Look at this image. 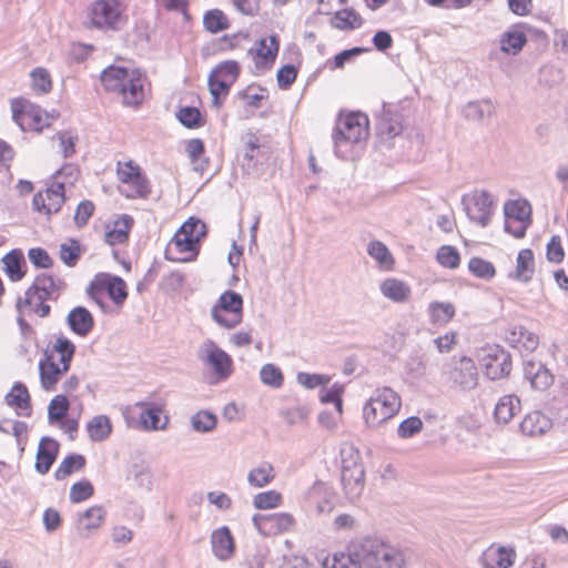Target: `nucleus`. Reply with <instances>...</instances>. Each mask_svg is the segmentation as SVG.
<instances>
[{
    "label": "nucleus",
    "mask_w": 568,
    "mask_h": 568,
    "mask_svg": "<svg viewBox=\"0 0 568 568\" xmlns=\"http://www.w3.org/2000/svg\"><path fill=\"white\" fill-rule=\"evenodd\" d=\"M368 136V118L362 112L341 116L333 132L334 152L341 159L351 156L353 148Z\"/></svg>",
    "instance_id": "f257e3e1"
},
{
    "label": "nucleus",
    "mask_w": 568,
    "mask_h": 568,
    "mask_svg": "<svg viewBox=\"0 0 568 568\" xmlns=\"http://www.w3.org/2000/svg\"><path fill=\"white\" fill-rule=\"evenodd\" d=\"M400 407V396L394 389L378 387L363 406L364 423L369 429H377L396 416Z\"/></svg>",
    "instance_id": "f03ea898"
},
{
    "label": "nucleus",
    "mask_w": 568,
    "mask_h": 568,
    "mask_svg": "<svg viewBox=\"0 0 568 568\" xmlns=\"http://www.w3.org/2000/svg\"><path fill=\"white\" fill-rule=\"evenodd\" d=\"M125 9L123 0H94L87 8V22L98 30H120L126 23Z\"/></svg>",
    "instance_id": "7ed1b4c3"
},
{
    "label": "nucleus",
    "mask_w": 568,
    "mask_h": 568,
    "mask_svg": "<svg viewBox=\"0 0 568 568\" xmlns=\"http://www.w3.org/2000/svg\"><path fill=\"white\" fill-rule=\"evenodd\" d=\"M341 484L345 498L357 500L365 489V470L357 450L352 446L341 450Z\"/></svg>",
    "instance_id": "20e7f679"
},
{
    "label": "nucleus",
    "mask_w": 568,
    "mask_h": 568,
    "mask_svg": "<svg viewBox=\"0 0 568 568\" xmlns=\"http://www.w3.org/2000/svg\"><path fill=\"white\" fill-rule=\"evenodd\" d=\"M206 226L205 224L195 219H190L186 221L180 230L175 233L173 240L171 241L166 255L173 254V251L178 253H189L190 256H172L171 260L187 262L193 260V257L197 253V244L200 240L205 235Z\"/></svg>",
    "instance_id": "39448f33"
},
{
    "label": "nucleus",
    "mask_w": 568,
    "mask_h": 568,
    "mask_svg": "<svg viewBox=\"0 0 568 568\" xmlns=\"http://www.w3.org/2000/svg\"><path fill=\"white\" fill-rule=\"evenodd\" d=\"M116 175L121 183L119 191L128 199H144L151 193L149 180L143 174L141 168L132 160L119 161L116 164Z\"/></svg>",
    "instance_id": "423d86ee"
},
{
    "label": "nucleus",
    "mask_w": 568,
    "mask_h": 568,
    "mask_svg": "<svg viewBox=\"0 0 568 568\" xmlns=\"http://www.w3.org/2000/svg\"><path fill=\"white\" fill-rule=\"evenodd\" d=\"M404 554L377 538L366 537L365 568H404Z\"/></svg>",
    "instance_id": "0eeeda50"
},
{
    "label": "nucleus",
    "mask_w": 568,
    "mask_h": 568,
    "mask_svg": "<svg viewBox=\"0 0 568 568\" xmlns=\"http://www.w3.org/2000/svg\"><path fill=\"white\" fill-rule=\"evenodd\" d=\"M212 318L222 327L233 328L242 322L243 298L233 291L224 292L211 310Z\"/></svg>",
    "instance_id": "6e6552de"
},
{
    "label": "nucleus",
    "mask_w": 568,
    "mask_h": 568,
    "mask_svg": "<svg viewBox=\"0 0 568 568\" xmlns=\"http://www.w3.org/2000/svg\"><path fill=\"white\" fill-rule=\"evenodd\" d=\"M240 72L241 67L234 60L224 61L212 70L209 77V89L215 106H220V98H225L229 94L230 88L237 80Z\"/></svg>",
    "instance_id": "1a4fd4ad"
},
{
    "label": "nucleus",
    "mask_w": 568,
    "mask_h": 568,
    "mask_svg": "<svg viewBox=\"0 0 568 568\" xmlns=\"http://www.w3.org/2000/svg\"><path fill=\"white\" fill-rule=\"evenodd\" d=\"M197 357L213 372L217 381L226 379L233 372L232 357L212 339L202 343Z\"/></svg>",
    "instance_id": "9d476101"
},
{
    "label": "nucleus",
    "mask_w": 568,
    "mask_h": 568,
    "mask_svg": "<svg viewBox=\"0 0 568 568\" xmlns=\"http://www.w3.org/2000/svg\"><path fill=\"white\" fill-rule=\"evenodd\" d=\"M366 537L349 541L345 551L327 555L323 560L324 568H365Z\"/></svg>",
    "instance_id": "9b49d317"
},
{
    "label": "nucleus",
    "mask_w": 568,
    "mask_h": 568,
    "mask_svg": "<svg viewBox=\"0 0 568 568\" xmlns=\"http://www.w3.org/2000/svg\"><path fill=\"white\" fill-rule=\"evenodd\" d=\"M505 231L520 239L530 225L531 206L527 200H511L504 205Z\"/></svg>",
    "instance_id": "f8f14e48"
},
{
    "label": "nucleus",
    "mask_w": 568,
    "mask_h": 568,
    "mask_svg": "<svg viewBox=\"0 0 568 568\" xmlns=\"http://www.w3.org/2000/svg\"><path fill=\"white\" fill-rule=\"evenodd\" d=\"M464 210L468 219L486 227L493 214V199L487 191H475L463 196Z\"/></svg>",
    "instance_id": "ddd939ff"
},
{
    "label": "nucleus",
    "mask_w": 568,
    "mask_h": 568,
    "mask_svg": "<svg viewBox=\"0 0 568 568\" xmlns=\"http://www.w3.org/2000/svg\"><path fill=\"white\" fill-rule=\"evenodd\" d=\"M480 362L485 375L493 381L508 375L511 368L509 354L499 346L484 348Z\"/></svg>",
    "instance_id": "4468645a"
},
{
    "label": "nucleus",
    "mask_w": 568,
    "mask_h": 568,
    "mask_svg": "<svg viewBox=\"0 0 568 568\" xmlns=\"http://www.w3.org/2000/svg\"><path fill=\"white\" fill-rule=\"evenodd\" d=\"M11 109L14 122L23 130L26 124L38 132L42 131L45 125H49L47 122L49 115L31 105L24 99L13 100Z\"/></svg>",
    "instance_id": "2eb2a0df"
},
{
    "label": "nucleus",
    "mask_w": 568,
    "mask_h": 568,
    "mask_svg": "<svg viewBox=\"0 0 568 568\" xmlns=\"http://www.w3.org/2000/svg\"><path fill=\"white\" fill-rule=\"evenodd\" d=\"M106 291L111 300L116 304L121 305L128 297L126 284L119 276L102 275L88 288V294L92 300L101 305L100 293Z\"/></svg>",
    "instance_id": "dca6fc26"
},
{
    "label": "nucleus",
    "mask_w": 568,
    "mask_h": 568,
    "mask_svg": "<svg viewBox=\"0 0 568 568\" xmlns=\"http://www.w3.org/2000/svg\"><path fill=\"white\" fill-rule=\"evenodd\" d=\"M252 521L257 531L263 536H275L288 531L295 525L294 517L288 513L256 514L253 516Z\"/></svg>",
    "instance_id": "f3484780"
},
{
    "label": "nucleus",
    "mask_w": 568,
    "mask_h": 568,
    "mask_svg": "<svg viewBox=\"0 0 568 568\" xmlns=\"http://www.w3.org/2000/svg\"><path fill=\"white\" fill-rule=\"evenodd\" d=\"M305 503L314 507L317 515L329 514L334 508V491L324 481H315L304 495Z\"/></svg>",
    "instance_id": "a211bd4d"
},
{
    "label": "nucleus",
    "mask_w": 568,
    "mask_h": 568,
    "mask_svg": "<svg viewBox=\"0 0 568 568\" xmlns=\"http://www.w3.org/2000/svg\"><path fill=\"white\" fill-rule=\"evenodd\" d=\"M515 559L513 547L494 542L483 551L478 560L481 568H511Z\"/></svg>",
    "instance_id": "6ab92c4d"
},
{
    "label": "nucleus",
    "mask_w": 568,
    "mask_h": 568,
    "mask_svg": "<svg viewBox=\"0 0 568 568\" xmlns=\"http://www.w3.org/2000/svg\"><path fill=\"white\" fill-rule=\"evenodd\" d=\"M64 200V186L62 183H57L38 192L33 196L32 205L37 212L50 216L61 209Z\"/></svg>",
    "instance_id": "aec40b11"
},
{
    "label": "nucleus",
    "mask_w": 568,
    "mask_h": 568,
    "mask_svg": "<svg viewBox=\"0 0 568 568\" xmlns=\"http://www.w3.org/2000/svg\"><path fill=\"white\" fill-rule=\"evenodd\" d=\"M449 379L463 390L475 388L478 384V372L473 359L468 357L459 358L449 372Z\"/></svg>",
    "instance_id": "412c9836"
},
{
    "label": "nucleus",
    "mask_w": 568,
    "mask_h": 568,
    "mask_svg": "<svg viewBox=\"0 0 568 568\" xmlns=\"http://www.w3.org/2000/svg\"><path fill=\"white\" fill-rule=\"evenodd\" d=\"M126 79L123 81V90H118L116 93L122 97L123 103L126 105H138L144 99V78L139 70L129 69Z\"/></svg>",
    "instance_id": "4be33fe9"
},
{
    "label": "nucleus",
    "mask_w": 568,
    "mask_h": 568,
    "mask_svg": "<svg viewBox=\"0 0 568 568\" xmlns=\"http://www.w3.org/2000/svg\"><path fill=\"white\" fill-rule=\"evenodd\" d=\"M379 291L382 295L396 304H405L409 302L412 297L410 286L395 277H387L379 284Z\"/></svg>",
    "instance_id": "5701e85b"
},
{
    "label": "nucleus",
    "mask_w": 568,
    "mask_h": 568,
    "mask_svg": "<svg viewBox=\"0 0 568 568\" xmlns=\"http://www.w3.org/2000/svg\"><path fill=\"white\" fill-rule=\"evenodd\" d=\"M211 546L213 554L220 560H226L233 556L235 544L233 536L226 526L220 527L212 532Z\"/></svg>",
    "instance_id": "b1692460"
},
{
    "label": "nucleus",
    "mask_w": 568,
    "mask_h": 568,
    "mask_svg": "<svg viewBox=\"0 0 568 568\" xmlns=\"http://www.w3.org/2000/svg\"><path fill=\"white\" fill-rule=\"evenodd\" d=\"M40 382L43 389L52 392L61 377L68 372L62 369L52 356H45L39 363Z\"/></svg>",
    "instance_id": "393cba45"
},
{
    "label": "nucleus",
    "mask_w": 568,
    "mask_h": 568,
    "mask_svg": "<svg viewBox=\"0 0 568 568\" xmlns=\"http://www.w3.org/2000/svg\"><path fill=\"white\" fill-rule=\"evenodd\" d=\"M403 131L400 116L385 112L377 122V135L381 143L392 145V140L399 136Z\"/></svg>",
    "instance_id": "a878e982"
},
{
    "label": "nucleus",
    "mask_w": 568,
    "mask_h": 568,
    "mask_svg": "<svg viewBox=\"0 0 568 568\" xmlns=\"http://www.w3.org/2000/svg\"><path fill=\"white\" fill-rule=\"evenodd\" d=\"M59 452V443L51 437H42L37 452L36 469L44 475L51 468Z\"/></svg>",
    "instance_id": "bb28decb"
},
{
    "label": "nucleus",
    "mask_w": 568,
    "mask_h": 568,
    "mask_svg": "<svg viewBox=\"0 0 568 568\" xmlns=\"http://www.w3.org/2000/svg\"><path fill=\"white\" fill-rule=\"evenodd\" d=\"M74 353L75 345L65 336L58 335L55 336L51 348L45 352V356L54 357V361L62 365L63 371H69Z\"/></svg>",
    "instance_id": "cd10ccee"
},
{
    "label": "nucleus",
    "mask_w": 568,
    "mask_h": 568,
    "mask_svg": "<svg viewBox=\"0 0 568 568\" xmlns=\"http://www.w3.org/2000/svg\"><path fill=\"white\" fill-rule=\"evenodd\" d=\"M47 298L37 293L32 286L26 292L24 298H20L17 307L20 313H34L40 317H45L50 313V305L45 304Z\"/></svg>",
    "instance_id": "c85d7f7f"
},
{
    "label": "nucleus",
    "mask_w": 568,
    "mask_h": 568,
    "mask_svg": "<svg viewBox=\"0 0 568 568\" xmlns=\"http://www.w3.org/2000/svg\"><path fill=\"white\" fill-rule=\"evenodd\" d=\"M67 323L73 333L84 337L92 331L94 320L85 307L77 306L69 312Z\"/></svg>",
    "instance_id": "c756f323"
},
{
    "label": "nucleus",
    "mask_w": 568,
    "mask_h": 568,
    "mask_svg": "<svg viewBox=\"0 0 568 568\" xmlns=\"http://www.w3.org/2000/svg\"><path fill=\"white\" fill-rule=\"evenodd\" d=\"M64 282L48 274H40L36 277L32 287L37 293L47 300L55 301L64 290Z\"/></svg>",
    "instance_id": "7c9ffc66"
},
{
    "label": "nucleus",
    "mask_w": 568,
    "mask_h": 568,
    "mask_svg": "<svg viewBox=\"0 0 568 568\" xmlns=\"http://www.w3.org/2000/svg\"><path fill=\"white\" fill-rule=\"evenodd\" d=\"M106 516V511L102 506H92L79 514L78 517V530L85 531L87 535L99 529L103 524Z\"/></svg>",
    "instance_id": "2f4dec72"
},
{
    "label": "nucleus",
    "mask_w": 568,
    "mask_h": 568,
    "mask_svg": "<svg viewBox=\"0 0 568 568\" xmlns=\"http://www.w3.org/2000/svg\"><path fill=\"white\" fill-rule=\"evenodd\" d=\"M456 310L450 302L434 301L427 306L429 323L436 326L447 325L455 316Z\"/></svg>",
    "instance_id": "473e14b6"
},
{
    "label": "nucleus",
    "mask_w": 568,
    "mask_h": 568,
    "mask_svg": "<svg viewBox=\"0 0 568 568\" xmlns=\"http://www.w3.org/2000/svg\"><path fill=\"white\" fill-rule=\"evenodd\" d=\"M520 400L513 395L503 396L495 406V418L497 423L507 424L519 410Z\"/></svg>",
    "instance_id": "72a5a7b5"
},
{
    "label": "nucleus",
    "mask_w": 568,
    "mask_h": 568,
    "mask_svg": "<svg viewBox=\"0 0 568 568\" xmlns=\"http://www.w3.org/2000/svg\"><path fill=\"white\" fill-rule=\"evenodd\" d=\"M3 270L13 282L20 281L24 273L21 271L24 256L21 250H12L2 257Z\"/></svg>",
    "instance_id": "f704fd0d"
},
{
    "label": "nucleus",
    "mask_w": 568,
    "mask_h": 568,
    "mask_svg": "<svg viewBox=\"0 0 568 568\" xmlns=\"http://www.w3.org/2000/svg\"><path fill=\"white\" fill-rule=\"evenodd\" d=\"M87 432L93 442L105 440L112 433V424L108 416H94L87 425Z\"/></svg>",
    "instance_id": "c9c22d12"
},
{
    "label": "nucleus",
    "mask_w": 568,
    "mask_h": 568,
    "mask_svg": "<svg viewBox=\"0 0 568 568\" xmlns=\"http://www.w3.org/2000/svg\"><path fill=\"white\" fill-rule=\"evenodd\" d=\"M532 251L524 248L518 253L516 268L510 277L519 282L528 283L532 273Z\"/></svg>",
    "instance_id": "e433bc0d"
},
{
    "label": "nucleus",
    "mask_w": 568,
    "mask_h": 568,
    "mask_svg": "<svg viewBox=\"0 0 568 568\" xmlns=\"http://www.w3.org/2000/svg\"><path fill=\"white\" fill-rule=\"evenodd\" d=\"M129 69L122 67H109L101 74V81L106 91L115 92L123 90V81H126Z\"/></svg>",
    "instance_id": "4c0bfd02"
},
{
    "label": "nucleus",
    "mask_w": 568,
    "mask_h": 568,
    "mask_svg": "<svg viewBox=\"0 0 568 568\" xmlns=\"http://www.w3.org/2000/svg\"><path fill=\"white\" fill-rule=\"evenodd\" d=\"M527 38L524 32L514 29L501 34L499 43L501 52L517 54L526 44Z\"/></svg>",
    "instance_id": "58836bf2"
},
{
    "label": "nucleus",
    "mask_w": 568,
    "mask_h": 568,
    "mask_svg": "<svg viewBox=\"0 0 568 568\" xmlns=\"http://www.w3.org/2000/svg\"><path fill=\"white\" fill-rule=\"evenodd\" d=\"M138 406L142 408L140 414V422L145 430L165 429L166 422L160 424L162 409L158 406H149L144 403H139Z\"/></svg>",
    "instance_id": "ea45409f"
},
{
    "label": "nucleus",
    "mask_w": 568,
    "mask_h": 568,
    "mask_svg": "<svg viewBox=\"0 0 568 568\" xmlns=\"http://www.w3.org/2000/svg\"><path fill=\"white\" fill-rule=\"evenodd\" d=\"M6 403L14 409L27 412L30 409V395L22 383H16L11 390L6 395Z\"/></svg>",
    "instance_id": "a19ab883"
},
{
    "label": "nucleus",
    "mask_w": 568,
    "mask_h": 568,
    "mask_svg": "<svg viewBox=\"0 0 568 568\" xmlns=\"http://www.w3.org/2000/svg\"><path fill=\"white\" fill-rule=\"evenodd\" d=\"M367 254L383 270H392L394 258L387 246L381 241H372L367 245Z\"/></svg>",
    "instance_id": "79ce46f5"
},
{
    "label": "nucleus",
    "mask_w": 568,
    "mask_h": 568,
    "mask_svg": "<svg viewBox=\"0 0 568 568\" xmlns=\"http://www.w3.org/2000/svg\"><path fill=\"white\" fill-rule=\"evenodd\" d=\"M362 24V17L352 9L339 10L332 18V26L339 30H354Z\"/></svg>",
    "instance_id": "37998d69"
},
{
    "label": "nucleus",
    "mask_w": 568,
    "mask_h": 568,
    "mask_svg": "<svg viewBox=\"0 0 568 568\" xmlns=\"http://www.w3.org/2000/svg\"><path fill=\"white\" fill-rule=\"evenodd\" d=\"M275 477L274 468L270 463H262L250 470L247 483L255 488L268 485Z\"/></svg>",
    "instance_id": "c03bdc74"
},
{
    "label": "nucleus",
    "mask_w": 568,
    "mask_h": 568,
    "mask_svg": "<svg viewBox=\"0 0 568 568\" xmlns=\"http://www.w3.org/2000/svg\"><path fill=\"white\" fill-rule=\"evenodd\" d=\"M85 465V458L80 454H71L67 456L59 465L54 473L57 480H64L74 471L81 470Z\"/></svg>",
    "instance_id": "a18cd8bd"
},
{
    "label": "nucleus",
    "mask_w": 568,
    "mask_h": 568,
    "mask_svg": "<svg viewBox=\"0 0 568 568\" xmlns=\"http://www.w3.org/2000/svg\"><path fill=\"white\" fill-rule=\"evenodd\" d=\"M191 427L196 433H210L215 429L217 417L210 410H199L190 418Z\"/></svg>",
    "instance_id": "49530a36"
},
{
    "label": "nucleus",
    "mask_w": 568,
    "mask_h": 568,
    "mask_svg": "<svg viewBox=\"0 0 568 568\" xmlns=\"http://www.w3.org/2000/svg\"><path fill=\"white\" fill-rule=\"evenodd\" d=\"M185 151L190 158L195 171L203 173L207 166V160L203 156L204 143L200 139H192L187 141Z\"/></svg>",
    "instance_id": "de8ad7c7"
},
{
    "label": "nucleus",
    "mask_w": 568,
    "mask_h": 568,
    "mask_svg": "<svg viewBox=\"0 0 568 568\" xmlns=\"http://www.w3.org/2000/svg\"><path fill=\"white\" fill-rule=\"evenodd\" d=\"M129 476L133 479L138 487L145 490L152 489L153 476L149 465L144 462L132 464Z\"/></svg>",
    "instance_id": "09e8293b"
},
{
    "label": "nucleus",
    "mask_w": 568,
    "mask_h": 568,
    "mask_svg": "<svg viewBox=\"0 0 568 568\" xmlns=\"http://www.w3.org/2000/svg\"><path fill=\"white\" fill-rule=\"evenodd\" d=\"M494 111V104L489 100H481L467 103L463 112L468 120L479 121L490 116Z\"/></svg>",
    "instance_id": "8fccbe9b"
},
{
    "label": "nucleus",
    "mask_w": 568,
    "mask_h": 568,
    "mask_svg": "<svg viewBox=\"0 0 568 568\" xmlns=\"http://www.w3.org/2000/svg\"><path fill=\"white\" fill-rule=\"evenodd\" d=\"M278 51V40L275 36L261 39L256 49L257 63L274 61Z\"/></svg>",
    "instance_id": "3c124183"
},
{
    "label": "nucleus",
    "mask_w": 568,
    "mask_h": 568,
    "mask_svg": "<svg viewBox=\"0 0 568 568\" xmlns=\"http://www.w3.org/2000/svg\"><path fill=\"white\" fill-rule=\"evenodd\" d=\"M344 393V385L341 383H334L331 386H323L320 392V399L322 403H333L335 405V409H337V415H342L343 413V402L342 394Z\"/></svg>",
    "instance_id": "603ef678"
},
{
    "label": "nucleus",
    "mask_w": 568,
    "mask_h": 568,
    "mask_svg": "<svg viewBox=\"0 0 568 568\" xmlns=\"http://www.w3.org/2000/svg\"><path fill=\"white\" fill-rule=\"evenodd\" d=\"M81 246L78 241L69 239L60 245V258L68 266H74L80 258Z\"/></svg>",
    "instance_id": "864d4df0"
},
{
    "label": "nucleus",
    "mask_w": 568,
    "mask_h": 568,
    "mask_svg": "<svg viewBox=\"0 0 568 568\" xmlns=\"http://www.w3.org/2000/svg\"><path fill=\"white\" fill-rule=\"evenodd\" d=\"M468 268L476 277L483 280H491L496 274L495 266L490 262L480 257L470 258Z\"/></svg>",
    "instance_id": "5fc2aeb1"
},
{
    "label": "nucleus",
    "mask_w": 568,
    "mask_h": 568,
    "mask_svg": "<svg viewBox=\"0 0 568 568\" xmlns=\"http://www.w3.org/2000/svg\"><path fill=\"white\" fill-rule=\"evenodd\" d=\"M69 400L63 395H57L48 406V418L50 423L62 420L69 409Z\"/></svg>",
    "instance_id": "6e6d98bb"
},
{
    "label": "nucleus",
    "mask_w": 568,
    "mask_h": 568,
    "mask_svg": "<svg viewBox=\"0 0 568 568\" xmlns=\"http://www.w3.org/2000/svg\"><path fill=\"white\" fill-rule=\"evenodd\" d=\"M203 23L205 29L211 33H217L229 27L227 19L221 10L209 11L204 16Z\"/></svg>",
    "instance_id": "4d7b16f0"
},
{
    "label": "nucleus",
    "mask_w": 568,
    "mask_h": 568,
    "mask_svg": "<svg viewBox=\"0 0 568 568\" xmlns=\"http://www.w3.org/2000/svg\"><path fill=\"white\" fill-rule=\"evenodd\" d=\"M437 262L447 268H456L460 263L458 251L450 245H443L436 254Z\"/></svg>",
    "instance_id": "13d9d810"
},
{
    "label": "nucleus",
    "mask_w": 568,
    "mask_h": 568,
    "mask_svg": "<svg viewBox=\"0 0 568 568\" xmlns=\"http://www.w3.org/2000/svg\"><path fill=\"white\" fill-rule=\"evenodd\" d=\"M93 493L92 484L88 479H82L71 486L69 497L71 503L78 504L91 498Z\"/></svg>",
    "instance_id": "bf43d9fd"
},
{
    "label": "nucleus",
    "mask_w": 568,
    "mask_h": 568,
    "mask_svg": "<svg viewBox=\"0 0 568 568\" xmlns=\"http://www.w3.org/2000/svg\"><path fill=\"white\" fill-rule=\"evenodd\" d=\"M260 377L263 384L274 388L281 387L284 381L281 369L274 364H265L262 366Z\"/></svg>",
    "instance_id": "052dcab7"
},
{
    "label": "nucleus",
    "mask_w": 568,
    "mask_h": 568,
    "mask_svg": "<svg viewBox=\"0 0 568 568\" xmlns=\"http://www.w3.org/2000/svg\"><path fill=\"white\" fill-rule=\"evenodd\" d=\"M282 495L276 490H267L254 496L253 505L257 509H271L280 506Z\"/></svg>",
    "instance_id": "680f3d73"
},
{
    "label": "nucleus",
    "mask_w": 568,
    "mask_h": 568,
    "mask_svg": "<svg viewBox=\"0 0 568 568\" xmlns=\"http://www.w3.org/2000/svg\"><path fill=\"white\" fill-rule=\"evenodd\" d=\"M423 422L417 416L404 419L397 427V436L402 439L412 438L423 429Z\"/></svg>",
    "instance_id": "e2e57ef3"
},
{
    "label": "nucleus",
    "mask_w": 568,
    "mask_h": 568,
    "mask_svg": "<svg viewBox=\"0 0 568 568\" xmlns=\"http://www.w3.org/2000/svg\"><path fill=\"white\" fill-rule=\"evenodd\" d=\"M31 87L38 93H48L51 90L49 72L43 68H36L31 72Z\"/></svg>",
    "instance_id": "0e129e2a"
},
{
    "label": "nucleus",
    "mask_w": 568,
    "mask_h": 568,
    "mask_svg": "<svg viewBox=\"0 0 568 568\" xmlns=\"http://www.w3.org/2000/svg\"><path fill=\"white\" fill-rule=\"evenodd\" d=\"M179 121L186 128H199L202 125L201 113L196 108L184 106L176 113Z\"/></svg>",
    "instance_id": "69168bd1"
},
{
    "label": "nucleus",
    "mask_w": 568,
    "mask_h": 568,
    "mask_svg": "<svg viewBox=\"0 0 568 568\" xmlns=\"http://www.w3.org/2000/svg\"><path fill=\"white\" fill-rule=\"evenodd\" d=\"M331 382V377L322 374L298 373L297 383L307 389L320 386H326Z\"/></svg>",
    "instance_id": "338daca9"
},
{
    "label": "nucleus",
    "mask_w": 568,
    "mask_h": 568,
    "mask_svg": "<svg viewBox=\"0 0 568 568\" xmlns=\"http://www.w3.org/2000/svg\"><path fill=\"white\" fill-rule=\"evenodd\" d=\"M547 260L551 263H560L565 256L560 236L554 235L547 244Z\"/></svg>",
    "instance_id": "774afa93"
}]
</instances>
